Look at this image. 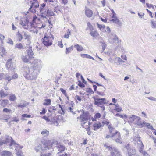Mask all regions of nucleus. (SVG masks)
Listing matches in <instances>:
<instances>
[{"label":"nucleus","mask_w":156,"mask_h":156,"mask_svg":"<svg viewBox=\"0 0 156 156\" xmlns=\"http://www.w3.org/2000/svg\"><path fill=\"white\" fill-rule=\"evenodd\" d=\"M31 115H27L26 114H23L22 115V116L23 117H27V118H30L31 117Z\"/></svg>","instance_id":"obj_60"},{"label":"nucleus","mask_w":156,"mask_h":156,"mask_svg":"<svg viewBox=\"0 0 156 156\" xmlns=\"http://www.w3.org/2000/svg\"><path fill=\"white\" fill-rule=\"evenodd\" d=\"M33 64L32 67L30 68L28 66L26 65L24 66L22 68V70H23V72L24 77L26 78V76H30L33 72L35 69L34 68V64Z\"/></svg>","instance_id":"obj_5"},{"label":"nucleus","mask_w":156,"mask_h":156,"mask_svg":"<svg viewBox=\"0 0 156 156\" xmlns=\"http://www.w3.org/2000/svg\"><path fill=\"white\" fill-rule=\"evenodd\" d=\"M74 47L76 48L77 50L78 51H81L83 50V48L81 45L79 44H76L74 46Z\"/></svg>","instance_id":"obj_26"},{"label":"nucleus","mask_w":156,"mask_h":156,"mask_svg":"<svg viewBox=\"0 0 156 156\" xmlns=\"http://www.w3.org/2000/svg\"><path fill=\"white\" fill-rule=\"evenodd\" d=\"M6 65L8 70L13 71L15 69L16 67L15 64L13 62H12L11 58L7 60Z\"/></svg>","instance_id":"obj_10"},{"label":"nucleus","mask_w":156,"mask_h":156,"mask_svg":"<svg viewBox=\"0 0 156 156\" xmlns=\"http://www.w3.org/2000/svg\"><path fill=\"white\" fill-rule=\"evenodd\" d=\"M51 153H48L47 154H41V156H50L51 155Z\"/></svg>","instance_id":"obj_58"},{"label":"nucleus","mask_w":156,"mask_h":156,"mask_svg":"<svg viewBox=\"0 0 156 156\" xmlns=\"http://www.w3.org/2000/svg\"><path fill=\"white\" fill-rule=\"evenodd\" d=\"M12 120L11 121L15 122L16 123H18L20 121V119L19 118L16 117H15L12 118Z\"/></svg>","instance_id":"obj_47"},{"label":"nucleus","mask_w":156,"mask_h":156,"mask_svg":"<svg viewBox=\"0 0 156 156\" xmlns=\"http://www.w3.org/2000/svg\"><path fill=\"white\" fill-rule=\"evenodd\" d=\"M57 147L58 151H60L59 153L61 152L62 151H64L65 149V147L64 146L60 144H58ZM58 153H59V152Z\"/></svg>","instance_id":"obj_21"},{"label":"nucleus","mask_w":156,"mask_h":156,"mask_svg":"<svg viewBox=\"0 0 156 156\" xmlns=\"http://www.w3.org/2000/svg\"><path fill=\"white\" fill-rule=\"evenodd\" d=\"M85 13L87 16L90 17L92 16L93 12L90 10H86L85 11Z\"/></svg>","instance_id":"obj_22"},{"label":"nucleus","mask_w":156,"mask_h":156,"mask_svg":"<svg viewBox=\"0 0 156 156\" xmlns=\"http://www.w3.org/2000/svg\"><path fill=\"white\" fill-rule=\"evenodd\" d=\"M115 110H116L118 112H119L122 111V109L121 108L119 107H117V108H115Z\"/></svg>","instance_id":"obj_64"},{"label":"nucleus","mask_w":156,"mask_h":156,"mask_svg":"<svg viewBox=\"0 0 156 156\" xmlns=\"http://www.w3.org/2000/svg\"><path fill=\"white\" fill-rule=\"evenodd\" d=\"M22 34H23L25 37V39H27L28 40H29L30 36V35L28 34L27 33L23 32L22 33Z\"/></svg>","instance_id":"obj_40"},{"label":"nucleus","mask_w":156,"mask_h":156,"mask_svg":"<svg viewBox=\"0 0 156 156\" xmlns=\"http://www.w3.org/2000/svg\"><path fill=\"white\" fill-rule=\"evenodd\" d=\"M117 131L115 130V128H114L113 127L109 129V132L110 134L115 133V131Z\"/></svg>","instance_id":"obj_46"},{"label":"nucleus","mask_w":156,"mask_h":156,"mask_svg":"<svg viewBox=\"0 0 156 156\" xmlns=\"http://www.w3.org/2000/svg\"><path fill=\"white\" fill-rule=\"evenodd\" d=\"M111 36L110 37L109 41L110 43L113 44L114 43H119L120 42V40H119L117 35L114 34V33L112 32L111 33Z\"/></svg>","instance_id":"obj_9"},{"label":"nucleus","mask_w":156,"mask_h":156,"mask_svg":"<svg viewBox=\"0 0 156 156\" xmlns=\"http://www.w3.org/2000/svg\"><path fill=\"white\" fill-rule=\"evenodd\" d=\"M86 91L87 92H89L90 93H91L92 94H93L94 93V92L92 90V89L90 88H87Z\"/></svg>","instance_id":"obj_57"},{"label":"nucleus","mask_w":156,"mask_h":156,"mask_svg":"<svg viewBox=\"0 0 156 156\" xmlns=\"http://www.w3.org/2000/svg\"><path fill=\"white\" fill-rule=\"evenodd\" d=\"M3 112H4L10 114H11L12 113V112L11 109H9L7 108H4L3 110Z\"/></svg>","instance_id":"obj_38"},{"label":"nucleus","mask_w":156,"mask_h":156,"mask_svg":"<svg viewBox=\"0 0 156 156\" xmlns=\"http://www.w3.org/2000/svg\"><path fill=\"white\" fill-rule=\"evenodd\" d=\"M115 116H119L122 118H127V115H121L119 114V113L116 114L115 115Z\"/></svg>","instance_id":"obj_49"},{"label":"nucleus","mask_w":156,"mask_h":156,"mask_svg":"<svg viewBox=\"0 0 156 156\" xmlns=\"http://www.w3.org/2000/svg\"><path fill=\"white\" fill-rule=\"evenodd\" d=\"M15 47L19 49H23V46L21 43H18L16 44Z\"/></svg>","instance_id":"obj_42"},{"label":"nucleus","mask_w":156,"mask_h":156,"mask_svg":"<svg viewBox=\"0 0 156 156\" xmlns=\"http://www.w3.org/2000/svg\"><path fill=\"white\" fill-rule=\"evenodd\" d=\"M52 122L55 125L58 126L59 124L58 120L57 118H54L52 120Z\"/></svg>","instance_id":"obj_34"},{"label":"nucleus","mask_w":156,"mask_h":156,"mask_svg":"<svg viewBox=\"0 0 156 156\" xmlns=\"http://www.w3.org/2000/svg\"><path fill=\"white\" fill-rule=\"evenodd\" d=\"M81 57L83 58H87L88 54H81Z\"/></svg>","instance_id":"obj_62"},{"label":"nucleus","mask_w":156,"mask_h":156,"mask_svg":"<svg viewBox=\"0 0 156 156\" xmlns=\"http://www.w3.org/2000/svg\"><path fill=\"white\" fill-rule=\"evenodd\" d=\"M12 155V153L8 151H3L1 152V156H10Z\"/></svg>","instance_id":"obj_19"},{"label":"nucleus","mask_w":156,"mask_h":156,"mask_svg":"<svg viewBox=\"0 0 156 156\" xmlns=\"http://www.w3.org/2000/svg\"><path fill=\"white\" fill-rule=\"evenodd\" d=\"M0 96L1 98L5 97L7 96L9 94L6 91H4L3 89H2L0 91Z\"/></svg>","instance_id":"obj_23"},{"label":"nucleus","mask_w":156,"mask_h":156,"mask_svg":"<svg viewBox=\"0 0 156 156\" xmlns=\"http://www.w3.org/2000/svg\"><path fill=\"white\" fill-rule=\"evenodd\" d=\"M124 149H126L127 150L128 154L129 152H131V151L133 152V154H135L136 153V150L135 149H131L130 148L129 144H127L124 146Z\"/></svg>","instance_id":"obj_17"},{"label":"nucleus","mask_w":156,"mask_h":156,"mask_svg":"<svg viewBox=\"0 0 156 156\" xmlns=\"http://www.w3.org/2000/svg\"><path fill=\"white\" fill-rule=\"evenodd\" d=\"M54 39L53 35H51V36H47V34H45L44 37L43 39V43L44 45L48 47L51 46L52 44V40Z\"/></svg>","instance_id":"obj_6"},{"label":"nucleus","mask_w":156,"mask_h":156,"mask_svg":"<svg viewBox=\"0 0 156 156\" xmlns=\"http://www.w3.org/2000/svg\"><path fill=\"white\" fill-rule=\"evenodd\" d=\"M46 4L43 3L41 5L39 10L41 12V16L44 18H46L47 16V9L45 7Z\"/></svg>","instance_id":"obj_7"},{"label":"nucleus","mask_w":156,"mask_h":156,"mask_svg":"<svg viewBox=\"0 0 156 156\" xmlns=\"http://www.w3.org/2000/svg\"><path fill=\"white\" fill-rule=\"evenodd\" d=\"M45 102L43 103L44 105H49L51 104V100L50 99H46L44 100Z\"/></svg>","instance_id":"obj_32"},{"label":"nucleus","mask_w":156,"mask_h":156,"mask_svg":"<svg viewBox=\"0 0 156 156\" xmlns=\"http://www.w3.org/2000/svg\"><path fill=\"white\" fill-rule=\"evenodd\" d=\"M11 142L10 144H9V146L11 147L13 145H14L16 147H17L18 144H16L13 140L12 138V139L11 140Z\"/></svg>","instance_id":"obj_36"},{"label":"nucleus","mask_w":156,"mask_h":156,"mask_svg":"<svg viewBox=\"0 0 156 156\" xmlns=\"http://www.w3.org/2000/svg\"><path fill=\"white\" fill-rule=\"evenodd\" d=\"M90 34L92 36L95 38L97 37L99 35L98 32L96 31H91L90 33Z\"/></svg>","instance_id":"obj_25"},{"label":"nucleus","mask_w":156,"mask_h":156,"mask_svg":"<svg viewBox=\"0 0 156 156\" xmlns=\"http://www.w3.org/2000/svg\"><path fill=\"white\" fill-rule=\"evenodd\" d=\"M9 99L11 101H15L16 99V98L15 94H12L10 95Z\"/></svg>","instance_id":"obj_33"},{"label":"nucleus","mask_w":156,"mask_h":156,"mask_svg":"<svg viewBox=\"0 0 156 156\" xmlns=\"http://www.w3.org/2000/svg\"><path fill=\"white\" fill-rule=\"evenodd\" d=\"M78 85L81 88H83L85 87V85L80 81H78Z\"/></svg>","instance_id":"obj_48"},{"label":"nucleus","mask_w":156,"mask_h":156,"mask_svg":"<svg viewBox=\"0 0 156 156\" xmlns=\"http://www.w3.org/2000/svg\"><path fill=\"white\" fill-rule=\"evenodd\" d=\"M86 129L87 131V133L89 135H90L91 134V132L90 131V128L89 126H88L87 127H86Z\"/></svg>","instance_id":"obj_54"},{"label":"nucleus","mask_w":156,"mask_h":156,"mask_svg":"<svg viewBox=\"0 0 156 156\" xmlns=\"http://www.w3.org/2000/svg\"><path fill=\"white\" fill-rule=\"evenodd\" d=\"M17 35L19 40L20 41L23 39V37L22 34L20 33L19 31L18 32Z\"/></svg>","instance_id":"obj_51"},{"label":"nucleus","mask_w":156,"mask_h":156,"mask_svg":"<svg viewBox=\"0 0 156 156\" xmlns=\"http://www.w3.org/2000/svg\"><path fill=\"white\" fill-rule=\"evenodd\" d=\"M12 137L9 136H7L6 137L5 140H3L4 144H7V143L9 142L11 139H12Z\"/></svg>","instance_id":"obj_28"},{"label":"nucleus","mask_w":156,"mask_h":156,"mask_svg":"<svg viewBox=\"0 0 156 156\" xmlns=\"http://www.w3.org/2000/svg\"><path fill=\"white\" fill-rule=\"evenodd\" d=\"M26 102H23L20 103V104H18L17 105V107H18L22 108L26 107Z\"/></svg>","instance_id":"obj_39"},{"label":"nucleus","mask_w":156,"mask_h":156,"mask_svg":"<svg viewBox=\"0 0 156 156\" xmlns=\"http://www.w3.org/2000/svg\"><path fill=\"white\" fill-rule=\"evenodd\" d=\"M137 118H138L136 119V121H134V123L135 124L142 126L145 125L146 122L144 121H143L140 117L137 116Z\"/></svg>","instance_id":"obj_14"},{"label":"nucleus","mask_w":156,"mask_h":156,"mask_svg":"<svg viewBox=\"0 0 156 156\" xmlns=\"http://www.w3.org/2000/svg\"><path fill=\"white\" fill-rule=\"evenodd\" d=\"M73 108L71 107H69L68 108L67 110L69 112H71L73 113V114L74 115L76 114L75 112H74L73 111Z\"/></svg>","instance_id":"obj_52"},{"label":"nucleus","mask_w":156,"mask_h":156,"mask_svg":"<svg viewBox=\"0 0 156 156\" xmlns=\"http://www.w3.org/2000/svg\"><path fill=\"white\" fill-rule=\"evenodd\" d=\"M137 118V116L134 115H132L129 118V119L131 122H133L134 123V121H136V119Z\"/></svg>","instance_id":"obj_24"},{"label":"nucleus","mask_w":156,"mask_h":156,"mask_svg":"<svg viewBox=\"0 0 156 156\" xmlns=\"http://www.w3.org/2000/svg\"><path fill=\"white\" fill-rule=\"evenodd\" d=\"M49 131L46 129H43L41 132V134L44 136H47L49 134Z\"/></svg>","instance_id":"obj_31"},{"label":"nucleus","mask_w":156,"mask_h":156,"mask_svg":"<svg viewBox=\"0 0 156 156\" xmlns=\"http://www.w3.org/2000/svg\"><path fill=\"white\" fill-rule=\"evenodd\" d=\"M147 7L148 8H154V6L153 5L151 4H149L148 3H147L146 4Z\"/></svg>","instance_id":"obj_61"},{"label":"nucleus","mask_w":156,"mask_h":156,"mask_svg":"<svg viewBox=\"0 0 156 156\" xmlns=\"http://www.w3.org/2000/svg\"><path fill=\"white\" fill-rule=\"evenodd\" d=\"M47 13L48 17H49V16H51L55 15L54 13L52 10L49 9H47Z\"/></svg>","instance_id":"obj_29"},{"label":"nucleus","mask_w":156,"mask_h":156,"mask_svg":"<svg viewBox=\"0 0 156 156\" xmlns=\"http://www.w3.org/2000/svg\"><path fill=\"white\" fill-rule=\"evenodd\" d=\"M117 61L119 63H120L121 62H122L123 63L125 62L124 61L122 60L120 57H116L114 60V61Z\"/></svg>","instance_id":"obj_41"},{"label":"nucleus","mask_w":156,"mask_h":156,"mask_svg":"<svg viewBox=\"0 0 156 156\" xmlns=\"http://www.w3.org/2000/svg\"><path fill=\"white\" fill-rule=\"evenodd\" d=\"M145 125L146 126L148 129H151L152 130H154L152 126L149 123H146V122Z\"/></svg>","instance_id":"obj_45"},{"label":"nucleus","mask_w":156,"mask_h":156,"mask_svg":"<svg viewBox=\"0 0 156 156\" xmlns=\"http://www.w3.org/2000/svg\"><path fill=\"white\" fill-rule=\"evenodd\" d=\"M5 77V80L9 81L12 79H17L18 77V76L17 73H15L12 76H10L8 74H6Z\"/></svg>","instance_id":"obj_15"},{"label":"nucleus","mask_w":156,"mask_h":156,"mask_svg":"<svg viewBox=\"0 0 156 156\" xmlns=\"http://www.w3.org/2000/svg\"><path fill=\"white\" fill-rule=\"evenodd\" d=\"M29 23V20L26 17H24L20 20V24L24 28L27 29Z\"/></svg>","instance_id":"obj_12"},{"label":"nucleus","mask_w":156,"mask_h":156,"mask_svg":"<svg viewBox=\"0 0 156 156\" xmlns=\"http://www.w3.org/2000/svg\"><path fill=\"white\" fill-rule=\"evenodd\" d=\"M60 90L64 94L65 96H66V91L62 88H60Z\"/></svg>","instance_id":"obj_56"},{"label":"nucleus","mask_w":156,"mask_h":156,"mask_svg":"<svg viewBox=\"0 0 156 156\" xmlns=\"http://www.w3.org/2000/svg\"><path fill=\"white\" fill-rule=\"evenodd\" d=\"M80 118L81 119V121L84 122L88 120L89 118L87 114L83 111V114L80 115Z\"/></svg>","instance_id":"obj_16"},{"label":"nucleus","mask_w":156,"mask_h":156,"mask_svg":"<svg viewBox=\"0 0 156 156\" xmlns=\"http://www.w3.org/2000/svg\"><path fill=\"white\" fill-rule=\"evenodd\" d=\"M70 32L69 29H68V31H67V33H66L64 36V37L68 38L69 37V35H70Z\"/></svg>","instance_id":"obj_44"},{"label":"nucleus","mask_w":156,"mask_h":156,"mask_svg":"<svg viewBox=\"0 0 156 156\" xmlns=\"http://www.w3.org/2000/svg\"><path fill=\"white\" fill-rule=\"evenodd\" d=\"M42 143L43 144V145L45 148L49 149L51 147L53 144L55 145L57 144V141L54 140H50L46 141L44 142H42Z\"/></svg>","instance_id":"obj_8"},{"label":"nucleus","mask_w":156,"mask_h":156,"mask_svg":"<svg viewBox=\"0 0 156 156\" xmlns=\"http://www.w3.org/2000/svg\"><path fill=\"white\" fill-rule=\"evenodd\" d=\"M105 138H111L112 140L117 143H122L120 133L118 131H115V133L110 135H107Z\"/></svg>","instance_id":"obj_3"},{"label":"nucleus","mask_w":156,"mask_h":156,"mask_svg":"<svg viewBox=\"0 0 156 156\" xmlns=\"http://www.w3.org/2000/svg\"><path fill=\"white\" fill-rule=\"evenodd\" d=\"M6 74H4L1 73H0V80L2 79H5V77L6 76Z\"/></svg>","instance_id":"obj_53"},{"label":"nucleus","mask_w":156,"mask_h":156,"mask_svg":"<svg viewBox=\"0 0 156 156\" xmlns=\"http://www.w3.org/2000/svg\"><path fill=\"white\" fill-rule=\"evenodd\" d=\"M95 83H96V84L98 86H101L102 87V88H101V90H103V91H105V88L101 84H99L97 82H94Z\"/></svg>","instance_id":"obj_50"},{"label":"nucleus","mask_w":156,"mask_h":156,"mask_svg":"<svg viewBox=\"0 0 156 156\" xmlns=\"http://www.w3.org/2000/svg\"><path fill=\"white\" fill-rule=\"evenodd\" d=\"M34 54L32 49L31 46H30L28 49L26 50L25 52V55H23L22 57L23 61L25 62L30 63V60L33 58H34Z\"/></svg>","instance_id":"obj_2"},{"label":"nucleus","mask_w":156,"mask_h":156,"mask_svg":"<svg viewBox=\"0 0 156 156\" xmlns=\"http://www.w3.org/2000/svg\"><path fill=\"white\" fill-rule=\"evenodd\" d=\"M138 140L139 142V143H138V144H139L138 147H139V152L142 154L143 156H149V155L147 154L146 152L143 150L144 148V146L143 143L140 140V137L138 139Z\"/></svg>","instance_id":"obj_11"},{"label":"nucleus","mask_w":156,"mask_h":156,"mask_svg":"<svg viewBox=\"0 0 156 156\" xmlns=\"http://www.w3.org/2000/svg\"><path fill=\"white\" fill-rule=\"evenodd\" d=\"M39 5L37 2H35L32 3V5L31 6L30 8L29 9L30 10L34 8H36L39 7Z\"/></svg>","instance_id":"obj_27"},{"label":"nucleus","mask_w":156,"mask_h":156,"mask_svg":"<svg viewBox=\"0 0 156 156\" xmlns=\"http://www.w3.org/2000/svg\"><path fill=\"white\" fill-rule=\"evenodd\" d=\"M148 98L150 100H151L156 101V98H155L154 97H153L152 96L149 97Z\"/></svg>","instance_id":"obj_63"},{"label":"nucleus","mask_w":156,"mask_h":156,"mask_svg":"<svg viewBox=\"0 0 156 156\" xmlns=\"http://www.w3.org/2000/svg\"><path fill=\"white\" fill-rule=\"evenodd\" d=\"M32 64H34V68L35 69L34 72L32 73H31L30 76H26V79L29 80H35L37 78V75L40 73L41 68V62L40 60L35 59L32 62Z\"/></svg>","instance_id":"obj_1"},{"label":"nucleus","mask_w":156,"mask_h":156,"mask_svg":"<svg viewBox=\"0 0 156 156\" xmlns=\"http://www.w3.org/2000/svg\"><path fill=\"white\" fill-rule=\"evenodd\" d=\"M35 149L37 152L39 151L40 150H41L42 151L46 150V149L45 148L43 144L42 145L40 144H37L35 148Z\"/></svg>","instance_id":"obj_18"},{"label":"nucleus","mask_w":156,"mask_h":156,"mask_svg":"<svg viewBox=\"0 0 156 156\" xmlns=\"http://www.w3.org/2000/svg\"><path fill=\"white\" fill-rule=\"evenodd\" d=\"M73 46L72 45L69 48H66V53L67 54L70 53L71 51L73 50Z\"/></svg>","instance_id":"obj_30"},{"label":"nucleus","mask_w":156,"mask_h":156,"mask_svg":"<svg viewBox=\"0 0 156 156\" xmlns=\"http://www.w3.org/2000/svg\"><path fill=\"white\" fill-rule=\"evenodd\" d=\"M94 117L96 118H100L101 115L100 113H97L94 115Z\"/></svg>","instance_id":"obj_59"},{"label":"nucleus","mask_w":156,"mask_h":156,"mask_svg":"<svg viewBox=\"0 0 156 156\" xmlns=\"http://www.w3.org/2000/svg\"><path fill=\"white\" fill-rule=\"evenodd\" d=\"M8 102V101L7 100H3L2 102H1V105L3 107H5L7 105Z\"/></svg>","instance_id":"obj_35"},{"label":"nucleus","mask_w":156,"mask_h":156,"mask_svg":"<svg viewBox=\"0 0 156 156\" xmlns=\"http://www.w3.org/2000/svg\"><path fill=\"white\" fill-rule=\"evenodd\" d=\"M111 19L110 20V21H112L113 23L116 24L118 25V27H120L122 25V22L116 16H112Z\"/></svg>","instance_id":"obj_13"},{"label":"nucleus","mask_w":156,"mask_h":156,"mask_svg":"<svg viewBox=\"0 0 156 156\" xmlns=\"http://www.w3.org/2000/svg\"><path fill=\"white\" fill-rule=\"evenodd\" d=\"M16 155L18 156H24V155L23 154V153L21 150H19L17 151H16Z\"/></svg>","instance_id":"obj_43"},{"label":"nucleus","mask_w":156,"mask_h":156,"mask_svg":"<svg viewBox=\"0 0 156 156\" xmlns=\"http://www.w3.org/2000/svg\"><path fill=\"white\" fill-rule=\"evenodd\" d=\"M151 24L153 28H156V21H154L153 20H151Z\"/></svg>","instance_id":"obj_37"},{"label":"nucleus","mask_w":156,"mask_h":156,"mask_svg":"<svg viewBox=\"0 0 156 156\" xmlns=\"http://www.w3.org/2000/svg\"><path fill=\"white\" fill-rule=\"evenodd\" d=\"M94 104L101 107L102 111L105 110V108L104 105L107 103L105 98H94Z\"/></svg>","instance_id":"obj_4"},{"label":"nucleus","mask_w":156,"mask_h":156,"mask_svg":"<svg viewBox=\"0 0 156 156\" xmlns=\"http://www.w3.org/2000/svg\"><path fill=\"white\" fill-rule=\"evenodd\" d=\"M102 126L101 124L99 122L98 123H94L93 125V126L94 127V130L95 131L97 130Z\"/></svg>","instance_id":"obj_20"},{"label":"nucleus","mask_w":156,"mask_h":156,"mask_svg":"<svg viewBox=\"0 0 156 156\" xmlns=\"http://www.w3.org/2000/svg\"><path fill=\"white\" fill-rule=\"evenodd\" d=\"M98 27L100 29H104L105 28V26L104 25L99 24L98 23H97Z\"/></svg>","instance_id":"obj_55"}]
</instances>
